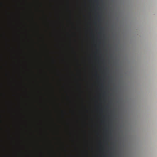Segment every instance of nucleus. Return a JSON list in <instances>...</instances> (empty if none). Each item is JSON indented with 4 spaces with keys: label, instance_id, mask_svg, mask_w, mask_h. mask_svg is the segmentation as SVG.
I'll return each mask as SVG.
<instances>
[{
    "label": "nucleus",
    "instance_id": "nucleus-3",
    "mask_svg": "<svg viewBox=\"0 0 157 157\" xmlns=\"http://www.w3.org/2000/svg\"><path fill=\"white\" fill-rule=\"evenodd\" d=\"M7 46L8 47H10V45L8 43V42H9L10 40L9 38H7Z\"/></svg>",
    "mask_w": 157,
    "mask_h": 157
},
{
    "label": "nucleus",
    "instance_id": "nucleus-1",
    "mask_svg": "<svg viewBox=\"0 0 157 157\" xmlns=\"http://www.w3.org/2000/svg\"><path fill=\"white\" fill-rule=\"evenodd\" d=\"M10 129L9 127H8V134L9 135V137H11L10 135Z\"/></svg>",
    "mask_w": 157,
    "mask_h": 157
},
{
    "label": "nucleus",
    "instance_id": "nucleus-2",
    "mask_svg": "<svg viewBox=\"0 0 157 157\" xmlns=\"http://www.w3.org/2000/svg\"><path fill=\"white\" fill-rule=\"evenodd\" d=\"M7 76L9 78H10V73L9 71H8L7 72L6 74Z\"/></svg>",
    "mask_w": 157,
    "mask_h": 157
},
{
    "label": "nucleus",
    "instance_id": "nucleus-4",
    "mask_svg": "<svg viewBox=\"0 0 157 157\" xmlns=\"http://www.w3.org/2000/svg\"><path fill=\"white\" fill-rule=\"evenodd\" d=\"M12 103L11 102V101H8V104H9V105H10V104ZM10 106H11L10 105Z\"/></svg>",
    "mask_w": 157,
    "mask_h": 157
},
{
    "label": "nucleus",
    "instance_id": "nucleus-5",
    "mask_svg": "<svg viewBox=\"0 0 157 157\" xmlns=\"http://www.w3.org/2000/svg\"><path fill=\"white\" fill-rule=\"evenodd\" d=\"M7 157H10V155H8Z\"/></svg>",
    "mask_w": 157,
    "mask_h": 157
}]
</instances>
